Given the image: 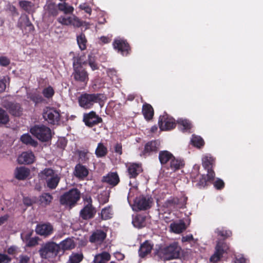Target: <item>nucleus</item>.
Listing matches in <instances>:
<instances>
[{"mask_svg": "<svg viewBox=\"0 0 263 263\" xmlns=\"http://www.w3.org/2000/svg\"><path fill=\"white\" fill-rule=\"evenodd\" d=\"M215 233L218 236L223 238L227 239L232 235V232L229 230H226L224 228H217L215 230ZM230 248L229 245L224 241V240H219L217 241L215 247V252L210 258V261L213 263H216L220 261L223 257L224 253H227Z\"/></svg>", "mask_w": 263, "mask_h": 263, "instance_id": "f257e3e1", "label": "nucleus"}, {"mask_svg": "<svg viewBox=\"0 0 263 263\" xmlns=\"http://www.w3.org/2000/svg\"><path fill=\"white\" fill-rule=\"evenodd\" d=\"M159 161L164 168L175 172L183 166V160L176 158L168 151H161L159 153Z\"/></svg>", "mask_w": 263, "mask_h": 263, "instance_id": "f03ea898", "label": "nucleus"}, {"mask_svg": "<svg viewBox=\"0 0 263 263\" xmlns=\"http://www.w3.org/2000/svg\"><path fill=\"white\" fill-rule=\"evenodd\" d=\"M106 99V97L102 93H83L78 97V103L81 107L89 109L91 108L95 103H99L102 107Z\"/></svg>", "mask_w": 263, "mask_h": 263, "instance_id": "7ed1b4c3", "label": "nucleus"}, {"mask_svg": "<svg viewBox=\"0 0 263 263\" xmlns=\"http://www.w3.org/2000/svg\"><path fill=\"white\" fill-rule=\"evenodd\" d=\"M181 248L177 242L159 248L157 255L163 260H170L180 258Z\"/></svg>", "mask_w": 263, "mask_h": 263, "instance_id": "20e7f679", "label": "nucleus"}, {"mask_svg": "<svg viewBox=\"0 0 263 263\" xmlns=\"http://www.w3.org/2000/svg\"><path fill=\"white\" fill-rule=\"evenodd\" d=\"M39 176L42 180L46 181L47 187L50 190L57 188L61 179L55 171L51 168H45L41 171Z\"/></svg>", "mask_w": 263, "mask_h": 263, "instance_id": "39448f33", "label": "nucleus"}, {"mask_svg": "<svg viewBox=\"0 0 263 263\" xmlns=\"http://www.w3.org/2000/svg\"><path fill=\"white\" fill-rule=\"evenodd\" d=\"M30 133L42 142H47L51 139L50 128L44 125H34L29 130Z\"/></svg>", "mask_w": 263, "mask_h": 263, "instance_id": "423d86ee", "label": "nucleus"}, {"mask_svg": "<svg viewBox=\"0 0 263 263\" xmlns=\"http://www.w3.org/2000/svg\"><path fill=\"white\" fill-rule=\"evenodd\" d=\"M39 252L44 259L54 257L60 253V247L54 242H48L40 248Z\"/></svg>", "mask_w": 263, "mask_h": 263, "instance_id": "0eeeda50", "label": "nucleus"}, {"mask_svg": "<svg viewBox=\"0 0 263 263\" xmlns=\"http://www.w3.org/2000/svg\"><path fill=\"white\" fill-rule=\"evenodd\" d=\"M80 198V192L77 189H72L60 197L62 205L73 206Z\"/></svg>", "mask_w": 263, "mask_h": 263, "instance_id": "6e6552de", "label": "nucleus"}, {"mask_svg": "<svg viewBox=\"0 0 263 263\" xmlns=\"http://www.w3.org/2000/svg\"><path fill=\"white\" fill-rule=\"evenodd\" d=\"M84 206L80 212V216L83 220L93 218L96 214V208L92 205V200L90 196H86L84 199Z\"/></svg>", "mask_w": 263, "mask_h": 263, "instance_id": "1a4fd4ad", "label": "nucleus"}, {"mask_svg": "<svg viewBox=\"0 0 263 263\" xmlns=\"http://www.w3.org/2000/svg\"><path fill=\"white\" fill-rule=\"evenodd\" d=\"M59 109L54 107H46L43 110V117L45 120L52 125L58 124L61 119Z\"/></svg>", "mask_w": 263, "mask_h": 263, "instance_id": "9d476101", "label": "nucleus"}, {"mask_svg": "<svg viewBox=\"0 0 263 263\" xmlns=\"http://www.w3.org/2000/svg\"><path fill=\"white\" fill-rule=\"evenodd\" d=\"M153 202L151 196L142 195L135 199L134 205L138 211L147 210L152 207Z\"/></svg>", "mask_w": 263, "mask_h": 263, "instance_id": "9b49d317", "label": "nucleus"}, {"mask_svg": "<svg viewBox=\"0 0 263 263\" xmlns=\"http://www.w3.org/2000/svg\"><path fill=\"white\" fill-rule=\"evenodd\" d=\"M215 159L210 154H205L202 158V164L207 171L209 179H214L215 174L213 170Z\"/></svg>", "mask_w": 263, "mask_h": 263, "instance_id": "f8f14e48", "label": "nucleus"}, {"mask_svg": "<svg viewBox=\"0 0 263 263\" xmlns=\"http://www.w3.org/2000/svg\"><path fill=\"white\" fill-rule=\"evenodd\" d=\"M112 46L118 53L123 56H127L131 52V48L126 40L122 39H116L112 43Z\"/></svg>", "mask_w": 263, "mask_h": 263, "instance_id": "ddd939ff", "label": "nucleus"}, {"mask_svg": "<svg viewBox=\"0 0 263 263\" xmlns=\"http://www.w3.org/2000/svg\"><path fill=\"white\" fill-rule=\"evenodd\" d=\"M83 121L85 125L90 128L103 122L102 118L97 115L96 112L94 111H91L89 113L84 114L83 115Z\"/></svg>", "mask_w": 263, "mask_h": 263, "instance_id": "4468645a", "label": "nucleus"}, {"mask_svg": "<svg viewBox=\"0 0 263 263\" xmlns=\"http://www.w3.org/2000/svg\"><path fill=\"white\" fill-rule=\"evenodd\" d=\"M158 124L161 130H171L176 126L175 119L167 114L160 116Z\"/></svg>", "mask_w": 263, "mask_h": 263, "instance_id": "2eb2a0df", "label": "nucleus"}, {"mask_svg": "<svg viewBox=\"0 0 263 263\" xmlns=\"http://www.w3.org/2000/svg\"><path fill=\"white\" fill-rule=\"evenodd\" d=\"M35 232L38 235L47 237L53 233V228L49 222L40 223L36 225Z\"/></svg>", "mask_w": 263, "mask_h": 263, "instance_id": "dca6fc26", "label": "nucleus"}, {"mask_svg": "<svg viewBox=\"0 0 263 263\" xmlns=\"http://www.w3.org/2000/svg\"><path fill=\"white\" fill-rule=\"evenodd\" d=\"M101 181L103 183L107 184L110 187H113L117 185L120 179L118 173L116 172H109L106 175L102 178Z\"/></svg>", "mask_w": 263, "mask_h": 263, "instance_id": "f3484780", "label": "nucleus"}, {"mask_svg": "<svg viewBox=\"0 0 263 263\" xmlns=\"http://www.w3.org/2000/svg\"><path fill=\"white\" fill-rule=\"evenodd\" d=\"M72 76L76 81L80 82H87L88 80V73L83 67L73 68Z\"/></svg>", "mask_w": 263, "mask_h": 263, "instance_id": "a211bd4d", "label": "nucleus"}, {"mask_svg": "<svg viewBox=\"0 0 263 263\" xmlns=\"http://www.w3.org/2000/svg\"><path fill=\"white\" fill-rule=\"evenodd\" d=\"M160 143L157 140H152L146 143L142 152L143 155L146 156L156 153L159 148Z\"/></svg>", "mask_w": 263, "mask_h": 263, "instance_id": "6ab92c4d", "label": "nucleus"}, {"mask_svg": "<svg viewBox=\"0 0 263 263\" xmlns=\"http://www.w3.org/2000/svg\"><path fill=\"white\" fill-rule=\"evenodd\" d=\"M18 24L19 27L22 29H24L26 33H30L34 30L33 25L27 15L22 16Z\"/></svg>", "mask_w": 263, "mask_h": 263, "instance_id": "aec40b11", "label": "nucleus"}, {"mask_svg": "<svg viewBox=\"0 0 263 263\" xmlns=\"http://www.w3.org/2000/svg\"><path fill=\"white\" fill-rule=\"evenodd\" d=\"M191 177L192 178V181L196 183V186L199 188L204 187L207 184L208 182L212 181L214 179H209L208 176L206 175L205 176L204 175L197 174L194 176V174H192Z\"/></svg>", "mask_w": 263, "mask_h": 263, "instance_id": "412c9836", "label": "nucleus"}, {"mask_svg": "<svg viewBox=\"0 0 263 263\" xmlns=\"http://www.w3.org/2000/svg\"><path fill=\"white\" fill-rule=\"evenodd\" d=\"M7 109L9 112L13 116L20 117L23 114V108L18 103L10 102L8 104Z\"/></svg>", "mask_w": 263, "mask_h": 263, "instance_id": "4be33fe9", "label": "nucleus"}, {"mask_svg": "<svg viewBox=\"0 0 263 263\" xmlns=\"http://www.w3.org/2000/svg\"><path fill=\"white\" fill-rule=\"evenodd\" d=\"M142 171L141 164L136 163L130 164L127 168L128 174L130 178H136Z\"/></svg>", "mask_w": 263, "mask_h": 263, "instance_id": "5701e85b", "label": "nucleus"}, {"mask_svg": "<svg viewBox=\"0 0 263 263\" xmlns=\"http://www.w3.org/2000/svg\"><path fill=\"white\" fill-rule=\"evenodd\" d=\"M106 233L103 230H97L89 237V241L92 243H102L106 237Z\"/></svg>", "mask_w": 263, "mask_h": 263, "instance_id": "b1692460", "label": "nucleus"}, {"mask_svg": "<svg viewBox=\"0 0 263 263\" xmlns=\"http://www.w3.org/2000/svg\"><path fill=\"white\" fill-rule=\"evenodd\" d=\"M30 170L24 166L17 167L14 171V176L19 180H25L30 175Z\"/></svg>", "mask_w": 263, "mask_h": 263, "instance_id": "393cba45", "label": "nucleus"}, {"mask_svg": "<svg viewBox=\"0 0 263 263\" xmlns=\"http://www.w3.org/2000/svg\"><path fill=\"white\" fill-rule=\"evenodd\" d=\"M34 155L31 152H24L18 158L20 163L30 164L32 163L34 160Z\"/></svg>", "mask_w": 263, "mask_h": 263, "instance_id": "a878e982", "label": "nucleus"}, {"mask_svg": "<svg viewBox=\"0 0 263 263\" xmlns=\"http://www.w3.org/2000/svg\"><path fill=\"white\" fill-rule=\"evenodd\" d=\"M153 245L148 240H145L140 246L139 249V255L141 258H144L147 254H149L153 249Z\"/></svg>", "mask_w": 263, "mask_h": 263, "instance_id": "bb28decb", "label": "nucleus"}, {"mask_svg": "<svg viewBox=\"0 0 263 263\" xmlns=\"http://www.w3.org/2000/svg\"><path fill=\"white\" fill-rule=\"evenodd\" d=\"M74 174L77 178L80 179H84L88 176V170L83 165L78 164L75 166Z\"/></svg>", "mask_w": 263, "mask_h": 263, "instance_id": "cd10ccee", "label": "nucleus"}, {"mask_svg": "<svg viewBox=\"0 0 263 263\" xmlns=\"http://www.w3.org/2000/svg\"><path fill=\"white\" fill-rule=\"evenodd\" d=\"M184 203L176 197H170L165 202V205L167 208H182Z\"/></svg>", "mask_w": 263, "mask_h": 263, "instance_id": "c85d7f7f", "label": "nucleus"}, {"mask_svg": "<svg viewBox=\"0 0 263 263\" xmlns=\"http://www.w3.org/2000/svg\"><path fill=\"white\" fill-rule=\"evenodd\" d=\"M146 216L143 214H137L133 218L132 223L136 228L140 229L146 226Z\"/></svg>", "mask_w": 263, "mask_h": 263, "instance_id": "c756f323", "label": "nucleus"}, {"mask_svg": "<svg viewBox=\"0 0 263 263\" xmlns=\"http://www.w3.org/2000/svg\"><path fill=\"white\" fill-rule=\"evenodd\" d=\"M58 246L60 247V252L62 251L63 253L65 250L73 249L75 247V243L72 239L68 238L62 241Z\"/></svg>", "mask_w": 263, "mask_h": 263, "instance_id": "7c9ffc66", "label": "nucleus"}, {"mask_svg": "<svg viewBox=\"0 0 263 263\" xmlns=\"http://www.w3.org/2000/svg\"><path fill=\"white\" fill-rule=\"evenodd\" d=\"M142 112L146 120L149 121L153 118L154 111L151 104L145 103L143 105Z\"/></svg>", "mask_w": 263, "mask_h": 263, "instance_id": "2f4dec72", "label": "nucleus"}, {"mask_svg": "<svg viewBox=\"0 0 263 263\" xmlns=\"http://www.w3.org/2000/svg\"><path fill=\"white\" fill-rule=\"evenodd\" d=\"M53 200L52 196L48 193H43L39 197L38 202L43 206L49 205Z\"/></svg>", "mask_w": 263, "mask_h": 263, "instance_id": "473e14b6", "label": "nucleus"}, {"mask_svg": "<svg viewBox=\"0 0 263 263\" xmlns=\"http://www.w3.org/2000/svg\"><path fill=\"white\" fill-rule=\"evenodd\" d=\"M58 7L59 11L62 12L65 14H72L74 11V8L65 2L59 3Z\"/></svg>", "mask_w": 263, "mask_h": 263, "instance_id": "72a5a7b5", "label": "nucleus"}, {"mask_svg": "<svg viewBox=\"0 0 263 263\" xmlns=\"http://www.w3.org/2000/svg\"><path fill=\"white\" fill-rule=\"evenodd\" d=\"M46 13L49 16L55 17L59 14V9L58 5H57L54 3H50L46 6Z\"/></svg>", "mask_w": 263, "mask_h": 263, "instance_id": "f704fd0d", "label": "nucleus"}, {"mask_svg": "<svg viewBox=\"0 0 263 263\" xmlns=\"http://www.w3.org/2000/svg\"><path fill=\"white\" fill-rule=\"evenodd\" d=\"M110 259V255L106 252L98 254L95 256L93 263H106Z\"/></svg>", "mask_w": 263, "mask_h": 263, "instance_id": "c9c22d12", "label": "nucleus"}, {"mask_svg": "<svg viewBox=\"0 0 263 263\" xmlns=\"http://www.w3.org/2000/svg\"><path fill=\"white\" fill-rule=\"evenodd\" d=\"M20 139L26 145H29L34 147L38 145L37 142L34 140L29 134H23L21 136Z\"/></svg>", "mask_w": 263, "mask_h": 263, "instance_id": "e433bc0d", "label": "nucleus"}, {"mask_svg": "<svg viewBox=\"0 0 263 263\" xmlns=\"http://www.w3.org/2000/svg\"><path fill=\"white\" fill-rule=\"evenodd\" d=\"M107 148L104 145L103 143H99L95 151V154L97 157H104L107 155Z\"/></svg>", "mask_w": 263, "mask_h": 263, "instance_id": "4c0bfd02", "label": "nucleus"}, {"mask_svg": "<svg viewBox=\"0 0 263 263\" xmlns=\"http://www.w3.org/2000/svg\"><path fill=\"white\" fill-rule=\"evenodd\" d=\"M77 42L81 50H85L86 49L87 40L84 33H81L77 36Z\"/></svg>", "mask_w": 263, "mask_h": 263, "instance_id": "58836bf2", "label": "nucleus"}, {"mask_svg": "<svg viewBox=\"0 0 263 263\" xmlns=\"http://www.w3.org/2000/svg\"><path fill=\"white\" fill-rule=\"evenodd\" d=\"M170 228L172 232L179 234L182 233L186 229L185 223L183 221L179 223H172L170 225Z\"/></svg>", "mask_w": 263, "mask_h": 263, "instance_id": "ea45409f", "label": "nucleus"}, {"mask_svg": "<svg viewBox=\"0 0 263 263\" xmlns=\"http://www.w3.org/2000/svg\"><path fill=\"white\" fill-rule=\"evenodd\" d=\"M191 142L194 146L198 148H201L204 145L203 139L198 136L193 135Z\"/></svg>", "mask_w": 263, "mask_h": 263, "instance_id": "a19ab883", "label": "nucleus"}, {"mask_svg": "<svg viewBox=\"0 0 263 263\" xmlns=\"http://www.w3.org/2000/svg\"><path fill=\"white\" fill-rule=\"evenodd\" d=\"M55 93L53 88L51 86H48L44 88L42 90V94L44 97L48 99H51Z\"/></svg>", "mask_w": 263, "mask_h": 263, "instance_id": "79ce46f5", "label": "nucleus"}, {"mask_svg": "<svg viewBox=\"0 0 263 263\" xmlns=\"http://www.w3.org/2000/svg\"><path fill=\"white\" fill-rule=\"evenodd\" d=\"M18 4L22 9L27 12L31 11L33 6L31 2L25 0L20 1Z\"/></svg>", "mask_w": 263, "mask_h": 263, "instance_id": "37998d69", "label": "nucleus"}, {"mask_svg": "<svg viewBox=\"0 0 263 263\" xmlns=\"http://www.w3.org/2000/svg\"><path fill=\"white\" fill-rule=\"evenodd\" d=\"M101 219L102 220L110 219L112 215L111 208L109 206L103 208L101 211Z\"/></svg>", "mask_w": 263, "mask_h": 263, "instance_id": "c03bdc74", "label": "nucleus"}, {"mask_svg": "<svg viewBox=\"0 0 263 263\" xmlns=\"http://www.w3.org/2000/svg\"><path fill=\"white\" fill-rule=\"evenodd\" d=\"M73 60V68L83 67V65L87 64V61H84L82 57H74L72 59Z\"/></svg>", "mask_w": 263, "mask_h": 263, "instance_id": "a18cd8bd", "label": "nucleus"}, {"mask_svg": "<svg viewBox=\"0 0 263 263\" xmlns=\"http://www.w3.org/2000/svg\"><path fill=\"white\" fill-rule=\"evenodd\" d=\"M9 121V117L7 112L0 108V124H6Z\"/></svg>", "mask_w": 263, "mask_h": 263, "instance_id": "49530a36", "label": "nucleus"}, {"mask_svg": "<svg viewBox=\"0 0 263 263\" xmlns=\"http://www.w3.org/2000/svg\"><path fill=\"white\" fill-rule=\"evenodd\" d=\"M83 258L82 254L73 253L69 256V263H80Z\"/></svg>", "mask_w": 263, "mask_h": 263, "instance_id": "de8ad7c7", "label": "nucleus"}, {"mask_svg": "<svg viewBox=\"0 0 263 263\" xmlns=\"http://www.w3.org/2000/svg\"><path fill=\"white\" fill-rule=\"evenodd\" d=\"M178 124L181 126L183 130H187L190 129L191 128V124L187 120L180 119L177 121Z\"/></svg>", "mask_w": 263, "mask_h": 263, "instance_id": "09e8293b", "label": "nucleus"}, {"mask_svg": "<svg viewBox=\"0 0 263 263\" xmlns=\"http://www.w3.org/2000/svg\"><path fill=\"white\" fill-rule=\"evenodd\" d=\"M28 98L35 104L41 103L44 100L42 96L37 93H30Z\"/></svg>", "mask_w": 263, "mask_h": 263, "instance_id": "8fccbe9b", "label": "nucleus"}, {"mask_svg": "<svg viewBox=\"0 0 263 263\" xmlns=\"http://www.w3.org/2000/svg\"><path fill=\"white\" fill-rule=\"evenodd\" d=\"M71 16L65 17L61 16L57 19L58 22L63 25L68 26L71 24Z\"/></svg>", "mask_w": 263, "mask_h": 263, "instance_id": "3c124183", "label": "nucleus"}, {"mask_svg": "<svg viewBox=\"0 0 263 263\" xmlns=\"http://www.w3.org/2000/svg\"><path fill=\"white\" fill-rule=\"evenodd\" d=\"M71 24L75 27H80L83 25V22L81 21L77 16H71Z\"/></svg>", "mask_w": 263, "mask_h": 263, "instance_id": "603ef678", "label": "nucleus"}, {"mask_svg": "<svg viewBox=\"0 0 263 263\" xmlns=\"http://www.w3.org/2000/svg\"><path fill=\"white\" fill-rule=\"evenodd\" d=\"M39 237H31L28 240L26 241L25 243H26V246L27 247H32L35 246L38 244Z\"/></svg>", "mask_w": 263, "mask_h": 263, "instance_id": "864d4df0", "label": "nucleus"}, {"mask_svg": "<svg viewBox=\"0 0 263 263\" xmlns=\"http://www.w3.org/2000/svg\"><path fill=\"white\" fill-rule=\"evenodd\" d=\"M10 59L6 56H0V66L7 67L10 64Z\"/></svg>", "mask_w": 263, "mask_h": 263, "instance_id": "5fc2aeb1", "label": "nucleus"}, {"mask_svg": "<svg viewBox=\"0 0 263 263\" xmlns=\"http://www.w3.org/2000/svg\"><path fill=\"white\" fill-rule=\"evenodd\" d=\"M23 203L27 206H31L33 203L36 202V198H31L28 197H25L23 199Z\"/></svg>", "mask_w": 263, "mask_h": 263, "instance_id": "6e6d98bb", "label": "nucleus"}, {"mask_svg": "<svg viewBox=\"0 0 263 263\" xmlns=\"http://www.w3.org/2000/svg\"><path fill=\"white\" fill-rule=\"evenodd\" d=\"M214 186L217 190H222L224 187V182L220 179H217L214 183Z\"/></svg>", "mask_w": 263, "mask_h": 263, "instance_id": "4d7b16f0", "label": "nucleus"}, {"mask_svg": "<svg viewBox=\"0 0 263 263\" xmlns=\"http://www.w3.org/2000/svg\"><path fill=\"white\" fill-rule=\"evenodd\" d=\"M33 233V231L24 232L21 234V238L24 242H25L26 241L28 240L30 238H31V236Z\"/></svg>", "mask_w": 263, "mask_h": 263, "instance_id": "13d9d810", "label": "nucleus"}, {"mask_svg": "<svg viewBox=\"0 0 263 263\" xmlns=\"http://www.w3.org/2000/svg\"><path fill=\"white\" fill-rule=\"evenodd\" d=\"M67 144V141L65 138H61L57 142V146L58 147L64 149Z\"/></svg>", "mask_w": 263, "mask_h": 263, "instance_id": "bf43d9fd", "label": "nucleus"}, {"mask_svg": "<svg viewBox=\"0 0 263 263\" xmlns=\"http://www.w3.org/2000/svg\"><path fill=\"white\" fill-rule=\"evenodd\" d=\"M78 153L79 158L82 161L85 162L88 159V158L87 157V151H80Z\"/></svg>", "mask_w": 263, "mask_h": 263, "instance_id": "052dcab7", "label": "nucleus"}, {"mask_svg": "<svg viewBox=\"0 0 263 263\" xmlns=\"http://www.w3.org/2000/svg\"><path fill=\"white\" fill-rule=\"evenodd\" d=\"M11 260V258L7 255L0 253V263H8Z\"/></svg>", "mask_w": 263, "mask_h": 263, "instance_id": "680f3d73", "label": "nucleus"}, {"mask_svg": "<svg viewBox=\"0 0 263 263\" xmlns=\"http://www.w3.org/2000/svg\"><path fill=\"white\" fill-rule=\"evenodd\" d=\"M235 263H247V259L242 254L235 257Z\"/></svg>", "mask_w": 263, "mask_h": 263, "instance_id": "e2e57ef3", "label": "nucleus"}, {"mask_svg": "<svg viewBox=\"0 0 263 263\" xmlns=\"http://www.w3.org/2000/svg\"><path fill=\"white\" fill-rule=\"evenodd\" d=\"M81 10H84L85 12L89 14H90L92 11L91 8L86 4L80 5L79 6Z\"/></svg>", "mask_w": 263, "mask_h": 263, "instance_id": "0e129e2a", "label": "nucleus"}, {"mask_svg": "<svg viewBox=\"0 0 263 263\" xmlns=\"http://www.w3.org/2000/svg\"><path fill=\"white\" fill-rule=\"evenodd\" d=\"M115 152L119 155L122 154V145L121 143H117L114 146Z\"/></svg>", "mask_w": 263, "mask_h": 263, "instance_id": "69168bd1", "label": "nucleus"}, {"mask_svg": "<svg viewBox=\"0 0 263 263\" xmlns=\"http://www.w3.org/2000/svg\"><path fill=\"white\" fill-rule=\"evenodd\" d=\"M6 88V80L5 78L0 79V92L5 91Z\"/></svg>", "mask_w": 263, "mask_h": 263, "instance_id": "338daca9", "label": "nucleus"}, {"mask_svg": "<svg viewBox=\"0 0 263 263\" xmlns=\"http://www.w3.org/2000/svg\"><path fill=\"white\" fill-rule=\"evenodd\" d=\"M100 41L101 42L102 44H108L111 41V37L102 36L99 38Z\"/></svg>", "mask_w": 263, "mask_h": 263, "instance_id": "774afa93", "label": "nucleus"}]
</instances>
